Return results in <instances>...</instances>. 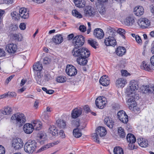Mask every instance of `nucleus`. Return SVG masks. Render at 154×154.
<instances>
[{
  "instance_id": "49",
  "label": "nucleus",
  "mask_w": 154,
  "mask_h": 154,
  "mask_svg": "<svg viewBox=\"0 0 154 154\" xmlns=\"http://www.w3.org/2000/svg\"><path fill=\"white\" fill-rule=\"evenodd\" d=\"M117 32L121 35L123 38H125V30L123 29L119 28L117 29Z\"/></svg>"
},
{
  "instance_id": "4",
  "label": "nucleus",
  "mask_w": 154,
  "mask_h": 154,
  "mask_svg": "<svg viewBox=\"0 0 154 154\" xmlns=\"http://www.w3.org/2000/svg\"><path fill=\"white\" fill-rule=\"evenodd\" d=\"M12 120H16L17 123L22 125L26 122V117L23 114L17 113L14 114L11 118Z\"/></svg>"
},
{
  "instance_id": "44",
  "label": "nucleus",
  "mask_w": 154,
  "mask_h": 154,
  "mask_svg": "<svg viewBox=\"0 0 154 154\" xmlns=\"http://www.w3.org/2000/svg\"><path fill=\"white\" fill-rule=\"evenodd\" d=\"M72 14L74 16L78 18L82 17L81 14L75 9L73 10L72 11Z\"/></svg>"
},
{
  "instance_id": "38",
  "label": "nucleus",
  "mask_w": 154,
  "mask_h": 154,
  "mask_svg": "<svg viewBox=\"0 0 154 154\" xmlns=\"http://www.w3.org/2000/svg\"><path fill=\"white\" fill-rule=\"evenodd\" d=\"M106 4L98 5H96L97 8L98 9L99 12L101 14H103L105 12V5Z\"/></svg>"
},
{
  "instance_id": "57",
  "label": "nucleus",
  "mask_w": 154,
  "mask_h": 154,
  "mask_svg": "<svg viewBox=\"0 0 154 154\" xmlns=\"http://www.w3.org/2000/svg\"><path fill=\"white\" fill-rule=\"evenodd\" d=\"M135 39L136 42L139 44H140L141 43L142 40L140 37L137 35L135 36Z\"/></svg>"
},
{
  "instance_id": "2",
  "label": "nucleus",
  "mask_w": 154,
  "mask_h": 154,
  "mask_svg": "<svg viewBox=\"0 0 154 154\" xmlns=\"http://www.w3.org/2000/svg\"><path fill=\"white\" fill-rule=\"evenodd\" d=\"M36 143L34 140L28 141L24 145L25 151L29 153H32L36 147Z\"/></svg>"
},
{
  "instance_id": "43",
  "label": "nucleus",
  "mask_w": 154,
  "mask_h": 154,
  "mask_svg": "<svg viewBox=\"0 0 154 154\" xmlns=\"http://www.w3.org/2000/svg\"><path fill=\"white\" fill-rule=\"evenodd\" d=\"M12 111L10 107H8L5 108L2 111V113L4 115H8L11 113Z\"/></svg>"
},
{
  "instance_id": "16",
  "label": "nucleus",
  "mask_w": 154,
  "mask_h": 154,
  "mask_svg": "<svg viewBox=\"0 0 154 154\" xmlns=\"http://www.w3.org/2000/svg\"><path fill=\"white\" fill-rule=\"evenodd\" d=\"M19 14L20 17L23 19H27L29 17V12L25 8H21L20 9Z\"/></svg>"
},
{
  "instance_id": "61",
  "label": "nucleus",
  "mask_w": 154,
  "mask_h": 154,
  "mask_svg": "<svg viewBox=\"0 0 154 154\" xmlns=\"http://www.w3.org/2000/svg\"><path fill=\"white\" fill-rule=\"evenodd\" d=\"M49 59L47 57H45L43 59V63L45 64H47L49 62Z\"/></svg>"
},
{
  "instance_id": "11",
  "label": "nucleus",
  "mask_w": 154,
  "mask_h": 154,
  "mask_svg": "<svg viewBox=\"0 0 154 154\" xmlns=\"http://www.w3.org/2000/svg\"><path fill=\"white\" fill-rule=\"evenodd\" d=\"M117 116L119 120L122 123H126L128 121V117L125 112L123 110L119 111Z\"/></svg>"
},
{
  "instance_id": "24",
  "label": "nucleus",
  "mask_w": 154,
  "mask_h": 154,
  "mask_svg": "<svg viewBox=\"0 0 154 154\" xmlns=\"http://www.w3.org/2000/svg\"><path fill=\"white\" fill-rule=\"evenodd\" d=\"M75 5L80 8H83L85 6L86 2L85 0H74Z\"/></svg>"
},
{
  "instance_id": "63",
  "label": "nucleus",
  "mask_w": 154,
  "mask_h": 154,
  "mask_svg": "<svg viewBox=\"0 0 154 154\" xmlns=\"http://www.w3.org/2000/svg\"><path fill=\"white\" fill-rule=\"evenodd\" d=\"M74 36V35L73 34H71L68 35L67 37V39L68 40H70L73 38Z\"/></svg>"
},
{
  "instance_id": "40",
  "label": "nucleus",
  "mask_w": 154,
  "mask_h": 154,
  "mask_svg": "<svg viewBox=\"0 0 154 154\" xmlns=\"http://www.w3.org/2000/svg\"><path fill=\"white\" fill-rule=\"evenodd\" d=\"M114 154H124L123 149L119 146L114 148L113 150Z\"/></svg>"
},
{
  "instance_id": "5",
  "label": "nucleus",
  "mask_w": 154,
  "mask_h": 154,
  "mask_svg": "<svg viewBox=\"0 0 154 154\" xmlns=\"http://www.w3.org/2000/svg\"><path fill=\"white\" fill-rule=\"evenodd\" d=\"M84 42V38L83 36L77 35L74 38L73 44L74 47H81L83 45Z\"/></svg>"
},
{
  "instance_id": "23",
  "label": "nucleus",
  "mask_w": 154,
  "mask_h": 154,
  "mask_svg": "<svg viewBox=\"0 0 154 154\" xmlns=\"http://www.w3.org/2000/svg\"><path fill=\"white\" fill-rule=\"evenodd\" d=\"M144 12L143 8L140 6L136 7L134 9V14L137 16H141L143 14Z\"/></svg>"
},
{
  "instance_id": "54",
  "label": "nucleus",
  "mask_w": 154,
  "mask_h": 154,
  "mask_svg": "<svg viewBox=\"0 0 154 154\" xmlns=\"http://www.w3.org/2000/svg\"><path fill=\"white\" fill-rule=\"evenodd\" d=\"M7 96H9L10 97H15L16 96V93L14 92H8L7 93Z\"/></svg>"
},
{
  "instance_id": "41",
  "label": "nucleus",
  "mask_w": 154,
  "mask_h": 154,
  "mask_svg": "<svg viewBox=\"0 0 154 154\" xmlns=\"http://www.w3.org/2000/svg\"><path fill=\"white\" fill-rule=\"evenodd\" d=\"M57 126L60 128H65L66 125V122L63 120H58L56 121Z\"/></svg>"
},
{
  "instance_id": "9",
  "label": "nucleus",
  "mask_w": 154,
  "mask_h": 154,
  "mask_svg": "<svg viewBox=\"0 0 154 154\" xmlns=\"http://www.w3.org/2000/svg\"><path fill=\"white\" fill-rule=\"evenodd\" d=\"M106 102V98L104 97L100 96L97 98L95 101V104L98 108L102 109L105 106Z\"/></svg>"
},
{
  "instance_id": "35",
  "label": "nucleus",
  "mask_w": 154,
  "mask_h": 154,
  "mask_svg": "<svg viewBox=\"0 0 154 154\" xmlns=\"http://www.w3.org/2000/svg\"><path fill=\"white\" fill-rule=\"evenodd\" d=\"M43 68L42 63L40 62L37 63L35 65L33 66V69L36 72H40Z\"/></svg>"
},
{
  "instance_id": "20",
  "label": "nucleus",
  "mask_w": 154,
  "mask_h": 154,
  "mask_svg": "<svg viewBox=\"0 0 154 154\" xmlns=\"http://www.w3.org/2000/svg\"><path fill=\"white\" fill-rule=\"evenodd\" d=\"M99 82L101 85L105 86H108L110 83L109 80L106 75L102 76L100 79Z\"/></svg>"
},
{
  "instance_id": "64",
  "label": "nucleus",
  "mask_w": 154,
  "mask_h": 154,
  "mask_svg": "<svg viewBox=\"0 0 154 154\" xmlns=\"http://www.w3.org/2000/svg\"><path fill=\"white\" fill-rule=\"evenodd\" d=\"M150 61L151 64L154 66V55L151 57Z\"/></svg>"
},
{
  "instance_id": "46",
  "label": "nucleus",
  "mask_w": 154,
  "mask_h": 154,
  "mask_svg": "<svg viewBox=\"0 0 154 154\" xmlns=\"http://www.w3.org/2000/svg\"><path fill=\"white\" fill-rule=\"evenodd\" d=\"M150 66L147 65L144 61H143L141 65V68L142 69H145L148 71H149L151 70V68Z\"/></svg>"
},
{
  "instance_id": "45",
  "label": "nucleus",
  "mask_w": 154,
  "mask_h": 154,
  "mask_svg": "<svg viewBox=\"0 0 154 154\" xmlns=\"http://www.w3.org/2000/svg\"><path fill=\"white\" fill-rule=\"evenodd\" d=\"M73 134L76 138H79L81 136L82 134L79 132V129L78 128L74 129L73 131Z\"/></svg>"
},
{
  "instance_id": "22",
  "label": "nucleus",
  "mask_w": 154,
  "mask_h": 154,
  "mask_svg": "<svg viewBox=\"0 0 154 154\" xmlns=\"http://www.w3.org/2000/svg\"><path fill=\"white\" fill-rule=\"evenodd\" d=\"M127 83V82L125 79L123 78H119L116 80V85L119 88H123Z\"/></svg>"
},
{
  "instance_id": "6",
  "label": "nucleus",
  "mask_w": 154,
  "mask_h": 154,
  "mask_svg": "<svg viewBox=\"0 0 154 154\" xmlns=\"http://www.w3.org/2000/svg\"><path fill=\"white\" fill-rule=\"evenodd\" d=\"M139 88L138 82L135 80L130 82L129 84V88L127 89V91L129 94H133L134 91L138 90Z\"/></svg>"
},
{
  "instance_id": "29",
  "label": "nucleus",
  "mask_w": 154,
  "mask_h": 154,
  "mask_svg": "<svg viewBox=\"0 0 154 154\" xmlns=\"http://www.w3.org/2000/svg\"><path fill=\"white\" fill-rule=\"evenodd\" d=\"M137 142L139 145L142 147H145L148 145L147 140L143 138H139L137 139Z\"/></svg>"
},
{
  "instance_id": "28",
  "label": "nucleus",
  "mask_w": 154,
  "mask_h": 154,
  "mask_svg": "<svg viewBox=\"0 0 154 154\" xmlns=\"http://www.w3.org/2000/svg\"><path fill=\"white\" fill-rule=\"evenodd\" d=\"M35 78L37 83L39 84H41L42 81L43 77L40 72H35Z\"/></svg>"
},
{
  "instance_id": "27",
  "label": "nucleus",
  "mask_w": 154,
  "mask_h": 154,
  "mask_svg": "<svg viewBox=\"0 0 154 154\" xmlns=\"http://www.w3.org/2000/svg\"><path fill=\"white\" fill-rule=\"evenodd\" d=\"M81 109H75L72 112V117L73 118H76L79 116L82 113Z\"/></svg>"
},
{
  "instance_id": "7",
  "label": "nucleus",
  "mask_w": 154,
  "mask_h": 154,
  "mask_svg": "<svg viewBox=\"0 0 154 154\" xmlns=\"http://www.w3.org/2000/svg\"><path fill=\"white\" fill-rule=\"evenodd\" d=\"M66 72L68 75L73 76L77 74V70L76 67L73 65H68L66 69Z\"/></svg>"
},
{
  "instance_id": "56",
  "label": "nucleus",
  "mask_w": 154,
  "mask_h": 154,
  "mask_svg": "<svg viewBox=\"0 0 154 154\" xmlns=\"http://www.w3.org/2000/svg\"><path fill=\"white\" fill-rule=\"evenodd\" d=\"M5 149L4 147L2 145H0V154H5Z\"/></svg>"
},
{
  "instance_id": "48",
  "label": "nucleus",
  "mask_w": 154,
  "mask_h": 154,
  "mask_svg": "<svg viewBox=\"0 0 154 154\" xmlns=\"http://www.w3.org/2000/svg\"><path fill=\"white\" fill-rule=\"evenodd\" d=\"M11 15L13 18H14L15 20H18L20 19V15L16 11H13L12 12L11 14Z\"/></svg>"
},
{
  "instance_id": "36",
  "label": "nucleus",
  "mask_w": 154,
  "mask_h": 154,
  "mask_svg": "<svg viewBox=\"0 0 154 154\" xmlns=\"http://www.w3.org/2000/svg\"><path fill=\"white\" fill-rule=\"evenodd\" d=\"M11 37L15 41H20L22 39V35L20 34H11Z\"/></svg>"
},
{
  "instance_id": "26",
  "label": "nucleus",
  "mask_w": 154,
  "mask_h": 154,
  "mask_svg": "<svg viewBox=\"0 0 154 154\" xmlns=\"http://www.w3.org/2000/svg\"><path fill=\"white\" fill-rule=\"evenodd\" d=\"M105 123L107 126L110 128H112L113 127V125H114V122L109 117H106L104 119Z\"/></svg>"
},
{
  "instance_id": "12",
  "label": "nucleus",
  "mask_w": 154,
  "mask_h": 154,
  "mask_svg": "<svg viewBox=\"0 0 154 154\" xmlns=\"http://www.w3.org/2000/svg\"><path fill=\"white\" fill-rule=\"evenodd\" d=\"M150 23L149 20L146 18H140L137 22L138 25L143 29L147 28L150 25Z\"/></svg>"
},
{
  "instance_id": "30",
  "label": "nucleus",
  "mask_w": 154,
  "mask_h": 154,
  "mask_svg": "<svg viewBox=\"0 0 154 154\" xmlns=\"http://www.w3.org/2000/svg\"><path fill=\"white\" fill-rule=\"evenodd\" d=\"M116 54L120 56H122L126 52V50L125 48L123 47H119L116 50Z\"/></svg>"
},
{
  "instance_id": "55",
  "label": "nucleus",
  "mask_w": 154,
  "mask_h": 154,
  "mask_svg": "<svg viewBox=\"0 0 154 154\" xmlns=\"http://www.w3.org/2000/svg\"><path fill=\"white\" fill-rule=\"evenodd\" d=\"M20 29L22 30H24L26 28V25L24 23H21L19 26Z\"/></svg>"
},
{
  "instance_id": "39",
  "label": "nucleus",
  "mask_w": 154,
  "mask_h": 154,
  "mask_svg": "<svg viewBox=\"0 0 154 154\" xmlns=\"http://www.w3.org/2000/svg\"><path fill=\"white\" fill-rule=\"evenodd\" d=\"M118 134L120 137L124 138L126 136L124 129L122 127H119L118 129Z\"/></svg>"
},
{
  "instance_id": "32",
  "label": "nucleus",
  "mask_w": 154,
  "mask_h": 154,
  "mask_svg": "<svg viewBox=\"0 0 154 154\" xmlns=\"http://www.w3.org/2000/svg\"><path fill=\"white\" fill-rule=\"evenodd\" d=\"M128 105L129 109H131L132 108L133 109H135L136 107V103L135 101L134 98H130L128 100Z\"/></svg>"
},
{
  "instance_id": "21",
  "label": "nucleus",
  "mask_w": 154,
  "mask_h": 154,
  "mask_svg": "<svg viewBox=\"0 0 154 154\" xmlns=\"http://www.w3.org/2000/svg\"><path fill=\"white\" fill-rule=\"evenodd\" d=\"M141 88L142 92L144 93H150L152 92L154 94V86H143Z\"/></svg>"
},
{
  "instance_id": "50",
  "label": "nucleus",
  "mask_w": 154,
  "mask_h": 154,
  "mask_svg": "<svg viewBox=\"0 0 154 154\" xmlns=\"http://www.w3.org/2000/svg\"><path fill=\"white\" fill-rule=\"evenodd\" d=\"M88 43L92 47L94 48H96V45L97 42L94 41L93 40H88Z\"/></svg>"
},
{
  "instance_id": "34",
  "label": "nucleus",
  "mask_w": 154,
  "mask_h": 154,
  "mask_svg": "<svg viewBox=\"0 0 154 154\" xmlns=\"http://www.w3.org/2000/svg\"><path fill=\"white\" fill-rule=\"evenodd\" d=\"M33 129L36 130H39L41 128L42 123L39 121H34L32 124Z\"/></svg>"
},
{
  "instance_id": "42",
  "label": "nucleus",
  "mask_w": 154,
  "mask_h": 154,
  "mask_svg": "<svg viewBox=\"0 0 154 154\" xmlns=\"http://www.w3.org/2000/svg\"><path fill=\"white\" fill-rule=\"evenodd\" d=\"M125 23L127 26L132 25L134 22V20L130 17L127 18L125 20Z\"/></svg>"
},
{
  "instance_id": "15",
  "label": "nucleus",
  "mask_w": 154,
  "mask_h": 154,
  "mask_svg": "<svg viewBox=\"0 0 154 154\" xmlns=\"http://www.w3.org/2000/svg\"><path fill=\"white\" fill-rule=\"evenodd\" d=\"M104 43L106 46H114L116 45V41L113 37L109 36L106 38L104 41Z\"/></svg>"
},
{
  "instance_id": "60",
  "label": "nucleus",
  "mask_w": 154,
  "mask_h": 154,
  "mask_svg": "<svg viewBox=\"0 0 154 154\" xmlns=\"http://www.w3.org/2000/svg\"><path fill=\"white\" fill-rule=\"evenodd\" d=\"M59 134L62 138H64L65 137V134L63 130H61L60 131Z\"/></svg>"
},
{
  "instance_id": "8",
  "label": "nucleus",
  "mask_w": 154,
  "mask_h": 154,
  "mask_svg": "<svg viewBox=\"0 0 154 154\" xmlns=\"http://www.w3.org/2000/svg\"><path fill=\"white\" fill-rule=\"evenodd\" d=\"M90 54V51L87 52L85 54L82 55L77 59V63L80 65H84L87 64L88 60L87 58L88 57Z\"/></svg>"
},
{
  "instance_id": "53",
  "label": "nucleus",
  "mask_w": 154,
  "mask_h": 154,
  "mask_svg": "<svg viewBox=\"0 0 154 154\" xmlns=\"http://www.w3.org/2000/svg\"><path fill=\"white\" fill-rule=\"evenodd\" d=\"M122 75L123 76H127L129 75L130 74L126 70H122L121 71Z\"/></svg>"
},
{
  "instance_id": "3",
  "label": "nucleus",
  "mask_w": 154,
  "mask_h": 154,
  "mask_svg": "<svg viewBox=\"0 0 154 154\" xmlns=\"http://www.w3.org/2000/svg\"><path fill=\"white\" fill-rule=\"evenodd\" d=\"M76 47H74L72 51V55L75 57H77L81 56L82 55H83V54H85L87 52L89 51L86 48Z\"/></svg>"
},
{
  "instance_id": "62",
  "label": "nucleus",
  "mask_w": 154,
  "mask_h": 154,
  "mask_svg": "<svg viewBox=\"0 0 154 154\" xmlns=\"http://www.w3.org/2000/svg\"><path fill=\"white\" fill-rule=\"evenodd\" d=\"M73 123H74L75 125L77 127L79 126V121L78 120H76L75 121H73Z\"/></svg>"
},
{
  "instance_id": "33",
  "label": "nucleus",
  "mask_w": 154,
  "mask_h": 154,
  "mask_svg": "<svg viewBox=\"0 0 154 154\" xmlns=\"http://www.w3.org/2000/svg\"><path fill=\"white\" fill-rule=\"evenodd\" d=\"M48 132L53 136H55L58 134L57 129L53 125H50L48 129Z\"/></svg>"
},
{
  "instance_id": "10",
  "label": "nucleus",
  "mask_w": 154,
  "mask_h": 154,
  "mask_svg": "<svg viewBox=\"0 0 154 154\" xmlns=\"http://www.w3.org/2000/svg\"><path fill=\"white\" fill-rule=\"evenodd\" d=\"M23 144L22 140L19 138L14 139L12 141V146L16 149L22 148Z\"/></svg>"
},
{
  "instance_id": "18",
  "label": "nucleus",
  "mask_w": 154,
  "mask_h": 154,
  "mask_svg": "<svg viewBox=\"0 0 154 154\" xmlns=\"http://www.w3.org/2000/svg\"><path fill=\"white\" fill-rule=\"evenodd\" d=\"M23 129L24 132L27 134L31 133L33 130V127L32 124L26 123L23 126Z\"/></svg>"
},
{
  "instance_id": "59",
  "label": "nucleus",
  "mask_w": 154,
  "mask_h": 154,
  "mask_svg": "<svg viewBox=\"0 0 154 154\" xmlns=\"http://www.w3.org/2000/svg\"><path fill=\"white\" fill-rule=\"evenodd\" d=\"M84 110L87 112H88L90 111V108L88 105H85L83 107Z\"/></svg>"
},
{
  "instance_id": "14",
  "label": "nucleus",
  "mask_w": 154,
  "mask_h": 154,
  "mask_svg": "<svg viewBox=\"0 0 154 154\" xmlns=\"http://www.w3.org/2000/svg\"><path fill=\"white\" fill-rule=\"evenodd\" d=\"M93 34L95 38L100 39L103 38L104 32L101 29L97 28L94 30Z\"/></svg>"
},
{
  "instance_id": "13",
  "label": "nucleus",
  "mask_w": 154,
  "mask_h": 154,
  "mask_svg": "<svg viewBox=\"0 0 154 154\" xmlns=\"http://www.w3.org/2000/svg\"><path fill=\"white\" fill-rule=\"evenodd\" d=\"M84 15L85 17L93 16L95 15V12L94 8L91 6H86L84 10Z\"/></svg>"
},
{
  "instance_id": "47",
  "label": "nucleus",
  "mask_w": 154,
  "mask_h": 154,
  "mask_svg": "<svg viewBox=\"0 0 154 154\" xmlns=\"http://www.w3.org/2000/svg\"><path fill=\"white\" fill-rule=\"evenodd\" d=\"M66 78L62 76H60L57 77L56 79V81L59 83H63L66 81Z\"/></svg>"
},
{
  "instance_id": "19",
  "label": "nucleus",
  "mask_w": 154,
  "mask_h": 154,
  "mask_svg": "<svg viewBox=\"0 0 154 154\" xmlns=\"http://www.w3.org/2000/svg\"><path fill=\"white\" fill-rule=\"evenodd\" d=\"M6 48L8 53H14L17 51V46L13 43H10L6 46Z\"/></svg>"
},
{
  "instance_id": "1",
  "label": "nucleus",
  "mask_w": 154,
  "mask_h": 154,
  "mask_svg": "<svg viewBox=\"0 0 154 154\" xmlns=\"http://www.w3.org/2000/svg\"><path fill=\"white\" fill-rule=\"evenodd\" d=\"M106 131L105 128L102 126L98 127L96 129V132L92 134V137L94 139V141L97 143H100V141L98 136L99 135L100 137H103L106 135Z\"/></svg>"
},
{
  "instance_id": "51",
  "label": "nucleus",
  "mask_w": 154,
  "mask_h": 154,
  "mask_svg": "<svg viewBox=\"0 0 154 154\" xmlns=\"http://www.w3.org/2000/svg\"><path fill=\"white\" fill-rule=\"evenodd\" d=\"M97 2L96 3V5H98L100 4H106L108 2V0H97Z\"/></svg>"
},
{
  "instance_id": "52",
  "label": "nucleus",
  "mask_w": 154,
  "mask_h": 154,
  "mask_svg": "<svg viewBox=\"0 0 154 154\" xmlns=\"http://www.w3.org/2000/svg\"><path fill=\"white\" fill-rule=\"evenodd\" d=\"M135 143L131 142L129 143L128 145V148L130 150H133L135 148V147L134 145Z\"/></svg>"
},
{
  "instance_id": "37",
  "label": "nucleus",
  "mask_w": 154,
  "mask_h": 154,
  "mask_svg": "<svg viewBox=\"0 0 154 154\" xmlns=\"http://www.w3.org/2000/svg\"><path fill=\"white\" fill-rule=\"evenodd\" d=\"M126 139L127 141L129 143H135L136 139L135 136L132 134L130 133L128 134Z\"/></svg>"
},
{
  "instance_id": "31",
  "label": "nucleus",
  "mask_w": 154,
  "mask_h": 154,
  "mask_svg": "<svg viewBox=\"0 0 154 154\" xmlns=\"http://www.w3.org/2000/svg\"><path fill=\"white\" fill-rule=\"evenodd\" d=\"M60 142V141H54L52 143H49L47 145H45L43 147H42L40 150H41L42 151L44 150L45 149H48V148L52 147L55 145L57 144Z\"/></svg>"
},
{
  "instance_id": "58",
  "label": "nucleus",
  "mask_w": 154,
  "mask_h": 154,
  "mask_svg": "<svg viewBox=\"0 0 154 154\" xmlns=\"http://www.w3.org/2000/svg\"><path fill=\"white\" fill-rule=\"evenodd\" d=\"M79 29L82 32H84L86 30V27L84 25H81L79 27Z\"/></svg>"
},
{
  "instance_id": "17",
  "label": "nucleus",
  "mask_w": 154,
  "mask_h": 154,
  "mask_svg": "<svg viewBox=\"0 0 154 154\" xmlns=\"http://www.w3.org/2000/svg\"><path fill=\"white\" fill-rule=\"evenodd\" d=\"M52 40L56 45H58L61 43L63 41V38L61 34H57L53 36Z\"/></svg>"
},
{
  "instance_id": "25",
  "label": "nucleus",
  "mask_w": 154,
  "mask_h": 154,
  "mask_svg": "<svg viewBox=\"0 0 154 154\" xmlns=\"http://www.w3.org/2000/svg\"><path fill=\"white\" fill-rule=\"evenodd\" d=\"M37 137L40 143L42 144L46 140L47 136L46 133L45 132H40L38 134Z\"/></svg>"
}]
</instances>
